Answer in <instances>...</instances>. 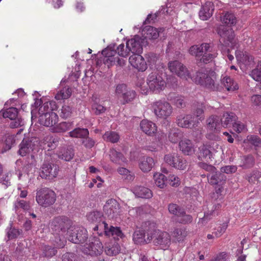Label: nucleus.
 Returning <instances> with one entry per match:
<instances>
[{
	"mask_svg": "<svg viewBox=\"0 0 261 261\" xmlns=\"http://www.w3.org/2000/svg\"><path fill=\"white\" fill-rule=\"evenodd\" d=\"M58 116L54 112L42 113L39 115V123L47 127L54 126L58 121Z\"/></svg>",
	"mask_w": 261,
	"mask_h": 261,
	"instance_id": "17",
	"label": "nucleus"
},
{
	"mask_svg": "<svg viewBox=\"0 0 261 261\" xmlns=\"http://www.w3.org/2000/svg\"><path fill=\"white\" fill-rule=\"evenodd\" d=\"M214 5L212 2H207L202 7L199 13L200 18L203 20L210 18L214 11Z\"/></svg>",
	"mask_w": 261,
	"mask_h": 261,
	"instance_id": "29",
	"label": "nucleus"
},
{
	"mask_svg": "<svg viewBox=\"0 0 261 261\" xmlns=\"http://www.w3.org/2000/svg\"><path fill=\"white\" fill-rule=\"evenodd\" d=\"M194 117L191 114H180L177 117L176 123L178 126L189 128L194 122Z\"/></svg>",
	"mask_w": 261,
	"mask_h": 261,
	"instance_id": "28",
	"label": "nucleus"
},
{
	"mask_svg": "<svg viewBox=\"0 0 261 261\" xmlns=\"http://www.w3.org/2000/svg\"><path fill=\"white\" fill-rule=\"evenodd\" d=\"M221 84L228 91H234L239 89L238 84L230 76L223 75L221 79Z\"/></svg>",
	"mask_w": 261,
	"mask_h": 261,
	"instance_id": "31",
	"label": "nucleus"
},
{
	"mask_svg": "<svg viewBox=\"0 0 261 261\" xmlns=\"http://www.w3.org/2000/svg\"><path fill=\"white\" fill-rule=\"evenodd\" d=\"M141 130L148 136H153L157 132V126L156 124L151 121L144 119L142 120L140 124Z\"/></svg>",
	"mask_w": 261,
	"mask_h": 261,
	"instance_id": "25",
	"label": "nucleus"
},
{
	"mask_svg": "<svg viewBox=\"0 0 261 261\" xmlns=\"http://www.w3.org/2000/svg\"><path fill=\"white\" fill-rule=\"evenodd\" d=\"M177 220L180 223L186 224L191 223L193 220V218L191 215L186 214L183 210L182 214L179 215Z\"/></svg>",
	"mask_w": 261,
	"mask_h": 261,
	"instance_id": "60",
	"label": "nucleus"
},
{
	"mask_svg": "<svg viewBox=\"0 0 261 261\" xmlns=\"http://www.w3.org/2000/svg\"><path fill=\"white\" fill-rule=\"evenodd\" d=\"M97 223V225L93 228V230L97 231V233L100 236L102 234L103 232H104L106 234V231L108 230L109 227L108 224L105 221H102V220Z\"/></svg>",
	"mask_w": 261,
	"mask_h": 261,
	"instance_id": "57",
	"label": "nucleus"
},
{
	"mask_svg": "<svg viewBox=\"0 0 261 261\" xmlns=\"http://www.w3.org/2000/svg\"><path fill=\"white\" fill-rule=\"evenodd\" d=\"M120 246L118 243L110 245L105 249V252L109 256L116 255L120 252Z\"/></svg>",
	"mask_w": 261,
	"mask_h": 261,
	"instance_id": "52",
	"label": "nucleus"
},
{
	"mask_svg": "<svg viewBox=\"0 0 261 261\" xmlns=\"http://www.w3.org/2000/svg\"><path fill=\"white\" fill-rule=\"evenodd\" d=\"M244 143H250L255 146H261V139L256 135H248L244 141Z\"/></svg>",
	"mask_w": 261,
	"mask_h": 261,
	"instance_id": "55",
	"label": "nucleus"
},
{
	"mask_svg": "<svg viewBox=\"0 0 261 261\" xmlns=\"http://www.w3.org/2000/svg\"><path fill=\"white\" fill-rule=\"evenodd\" d=\"M166 139V135L164 133H159L155 138V140L146 147V149L151 152H156L162 149L163 143Z\"/></svg>",
	"mask_w": 261,
	"mask_h": 261,
	"instance_id": "24",
	"label": "nucleus"
},
{
	"mask_svg": "<svg viewBox=\"0 0 261 261\" xmlns=\"http://www.w3.org/2000/svg\"><path fill=\"white\" fill-rule=\"evenodd\" d=\"M182 208H180L177 204L175 203H170L168 205V211L171 214L176 216L177 217L179 214L183 213Z\"/></svg>",
	"mask_w": 261,
	"mask_h": 261,
	"instance_id": "59",
	"label": "nucleus"
},
{
	"mask_svg": "<svg viewBox=\"0 0 261 261\" xmlns=\"http://www.w3.org/2000/svg\"><path fill=\"white\" fill-rule=\"evenodd\" d=\"M106 235L107 236H112L114 238L116 237L122 238L123 237V233L119 227H114L110 226L108 230L106 231Z\"/></svg>",
	"mask_w": 261,
	"mask_h": 261,
	"instance_id": "44",
	"label": "nucleus"
},
{
	"mask_svg": "<svg viewBox=\"0 0 261 261\" xmlns=\"http://www.w3.org/2000/svg\"><path fill=\"white\" fill-rule=\"evenodd\" d=\"M66 234L68 235L69 241L75 244L83 243L88 238L86 230L80 226L70 227Z\"/></svg>",
	"mask_w": 261,
	"mask_h": 261,
	"instance_id": "8",
	"label": "nucleus"
},
{
	"mask_svg": "<svg viewBox=\"0 0 261 261\" xmlns=\"http://www.w3.org/2000/svg\"><path fill=\"white\" fill-rule=\"evenodd\" d=\"M169 70L181 79L186 81L192 79L190 71L186 66L177 60L170 61L168 64Z\"/></svg>",
	"mask_w": 261,
	"mask_h": 261,
	"instance_id": "7",
	"label": "nucleus"
},
{
	"mask_svg": "<svg viewBox=\"0 0 261 261\" xmlns=\"http://www.w3.org/2000/svg\"><path fill=\"white\" fill-rule=\"evenodd\" d=\"M58 142L57 139L54 138L51 135L46 136L42 140L41 143L44 145H47V146L49 148H55L56 146V143Z\"/></svg>",
	"mask_w": 261,
	"mask_h": 261,
	"instance_id": "56",
	"label": "nucleus"
},
{
	"mask_svg": "<svg viewBox=\"0 0 261 261\" xmlns=\"http://www.w3.org/2000/svg\"><path fill=\"white\" fill-rule=\"evenodd\" d=\"M232 129L238 133H241L247 131L246 125L244 123L239 121H235L233 123Z\"/></svg>",
	"mask_w": 261,
	"mask_h": 261,
	"instance_id": "63",
	"label": "nucleus"
},
{
	"mask_svg": "<svg viewBox=\"0 0 261 261\" xmlns=\"http://www.w3.org/2000/svg\"><path fill=\"white\" fill-rule=\"evenodd\" d=\"M142 42L143 39L138 35H136L134 38L128 40L126 45L129 52H132L134 54H141L143 50Z\"/></svg>",
	"mask_w": 261,
	"mask_h": 261,
	"instance_id": "19",
	"label": "nucleus"
},
{
	"mask_svg": "<svg viewBox=\"0 0 261 261\" xmlns=\"http://www.w3.org/2000/svg\"><path fill=\"white\" fill-rule=\"evenodd\" d=\"M58 171L59 167L57 165L44 163L41 167L40 176L42 178L52 179L57 176Z\"/></svg>",
	"mask_w": 261,
	"mask_h": 261,
	"instance_id": "18",
	"label": "nucleus"
},
{
	"mask_svg": "<svg viewBox=\"0 0 261 261\" xmlns=\"http://www.w3.org/2000/svg\"><path fill=\"white\" fill-rule=\"evenodd\" d=\"M102 214L98 211H93L89 213L87 217L88 220L92 223H97L102 219Z\"/></svg>",
	"mask_w": 261,
	"mask_h": 261,
	"instance_id": "51",
	"label": "nucleus"
},
{
	"mask_svg": "<svg viewBox=\"0 0 261 261\" xmlns=\"http://www.w3.org/2000/svg\"><path fill=\"white\" fill-rule=\"evenodd\" d=\"M223 23L228 25H233L236 23V18L233 14L226 13L222 19Z\"/></svg>",
	"mask_w": 261,
	"mask_h": 261,
	"instance_id": "61",
	"label": "nucleus"
},
{
	"mask_svg": "<svg viewBox=\"0 0 261 261\" xmlns=\"http://www.w3.org/2000/svg\"><path fill=\"white\" fill-rule=\"evenodd\" d=\"M154 160L152 158L144 156L139 161V168L143 172L150 171L154 165Z\"/></svg>",
	"mask_w": 261,
	"mask_h": 261,
	"instance_id": "27",
	"label": "nucleus"
},
{
	"mask_svg": "<svg viewBox=\"0 0 261 261\" xmlns=\"http://www.w3.org/2000/svg\"><path fill=\"white\" fill-rule=\"evenodd\" d=\"M145 232V243L148 244L154 239L155 233L158 230L156 229L155 224L153 222H146L144 228Z\"/></svg>",
	"mask_w": 261,
	"mask_h": 261,
	"instance_id": "23",
	"label": "nucleus"
},
{
	"mask_svg": "<svg viewBox=\"0 0 261 261\" xmlns=\"http://www.w3.org/2000/svg\"><path fill=\"white\" fill-rule=\"evenodd\" d=\"M59 158L66 161H70L74 156L73 149L71 147H62L60 149L57 153Z\"/></svg>",
	"mask_w": 261,
	"mask_h": 261,
	"instance_id": "32",
	"label": "nucleus"
},
{
	"mask_svg": "<svg viewBox=\"0 0 261 261\" xmlns=\"http://www.w3.org/2000/svg\"><path fill=\"white\" fill-rule=\"evenodd\" d=\"M53 106H55V101H48L45 102L43 106H41L39 109V114L45 113L46 112H53Z\"/></svg>",
	"mask_w": 261,
	"mask_h": 261,
	"instance_id": "58",
	"label": "nucleus"
},
{
	"mask_svg": "<svg viewBox=\"0 0 261 261\" xmlns=\"http://www.w3.org/2000/svg\"><path fill=\"white\" fill-rule=\"evenodd\" d=\"M133 193L138 197L142 198H150L152 196V194L150 189L147 188L138 186L133 189Z\"/></svg>",
	"mask_w": 261,
	"mask_h": 261,
	"instance_id": "33",
	"label": "nucleus"
},
{
	"mask_svg": "<svg viewBox=\"0 0 261 261\" xmlns=\"http://www.w3.org/2000/svg\"><path fill=\"white\" fill-rule=\"evenodd\" d=\"M236 57L238 61L243 62L246 65H248V62L249 63V64H251V62H253V58L251 56L245 54L244 55L241 51L237 50L236 51Z\"/></svg>",
	"mask_w": 261,
	"mask_h": 261,
	"instance_id": "50",
	"label": "nucleus"
},
{
	"mask_svg": "<svg viewBox=\"0 0 261 261\" xmlns=\"http://www.w3.org/2000/svg\"><path fill=\"white\" fill-rule=\"evenodd\" d=\"M130 65L139 71H144L147 68V66L143 57L140 54H133L129 58Z\"/></svg>",
	"mask_w": 261,
	"mask_h": 261,
	"instance_id": "21",
	"label": "nucleus"
},
{
	"mask_svg": "<svg viewBox=\"0 0 261 261\" xmlns=\"http://www.w3.org/2000/svg\"><path fill=\"white\" fill-rule=\"evenodd\" d=\"M213 50V45L208 43H202L200 45H194L189 49V53L196 57L200 63L207 64L212 62L217 56Z\"/></svg>",
	"mask_w": 261,
	"mask_h": 261,
	"instance_id": "1",
	"label": "nucleus"
},
{
	"mask_svg": "<svg viewBox=\"0 0 261 261\" xmlns=\"http://www.w3.org/2000/svg\"><path fill=\"white\" fill-rule=\"evenodd\" d=\"M237 116L233 113H225L221 118V126L224 128L228 127L236 121Z\"/></svg>",
	"mask_w": 261,
	"mask_h": 261,
	"instance_id": "37",
	"label": "nucleus"
},
{
	"mask_svg": "<svg viewBox=\"0 0 261 261\" xmlns=\"http://www.w3.org/2000/svg\"><path fill=\"white\" fill-rule=\"evenodd\" d=\"M153 243L154 245L159 246L162 248L166 249L168 248L171 243L170 236L168 232L158 229L155 233Z\"/></svg>",
	"mask_w": 261,
	"mask_h": 261,
	"instance_id": "16",
	"label": "nucleus"
},
{
	"mask_svg": "<svg viewBox=\"0 0 261 261\" xmlns=\"http://www.w3.org/2000/svg\"><path fill=\"white\" fill-rule=\"evenodd\" d=\"M14 207L17 214L20 213L21 210L29 211L31 209L30 202L17 199L14 203Z\"/></svg>",
	"mask_w": 261,
	"mask_h": 261,
	"instance_id": "36",
	"label": "nucleus"
},
{
	"mask_svg": "<svg viewBox=\"0 0 261 261\" xmlns=\"http://www.w3.org/2000/svg\"><path fill=\"white\" fill-rule=\"evenodd\" d=\"M207 177L209 183L211 185H218L219 183H220L221 185H222L225 181L224 175L216 171L214 173L207 175Z\"/></svg>",
	"mask_w": 261,
	"mask_h": 261,
	"instance_id": "35",
	"label": "nucleus"
},
{
	"mask_svg": "<svg viewBox=\"0 0 261 261\" xmlns=\"http://www.w3.org/2000/svg\"><path fill=\"white\" fill-rule=\"evenodd\" d=\"M218 33L219 35L220 42L226 45H236L234 32L231 28L227 26H221L219 28Z\"/></svg>",
	"mask_w": 261,
	"mask_h": 261,
	"instance_id": "13",
	"label": "nucleus"
},
{
	"mask_svg": "<svg viewBox=\"0 0 261 261\" xmlns=\"http://www.w3.org/2000/svg\"><path fill=\"white\" fill-rule=\"evenodd\" d=\"M182 137V133L177 128L171 129L168 135L169 140L173 143H176Z\"/></svg>",
	"mask_w": 261,
	"mask_h": 261,
	"instance_id": "39",
	"label": "nucleus"
},
{
	"mask_svg": "<svg viewBox=\"0 0 261 261\" xmlns=\"http://www.w3.org/2000/svg\"><path fill=\"white\" fill-rule=\"evenodd\" d=\"M228 225L227 223H223L215 228L213 233L215 236L216 238L220 237L225 231L227 228Z\"/></svg>",
	"mask_w": 261,
	"mask_h": 261,
	"instance_id": "64",
	"label": "nucleus"
},
{
	"mask_svg": "<svg viewBox=\"0 0 261 261\" xmlns=\"http://www.w3.org/2000/svg\"><path fill=\"white\" fill-rule=\"evenodd\" d=\"M115 51L116 52V55L118 54L119 56L122 57H127L129 53V50L127 47V45L126 44L125 46L123 43L119 45Z\"/></svg>",
	"mask_w": 261,
	"mask_h": 261,
	"instance_id": "62",
	"label": "nucleus"
},
{
	"mask_svg": "<svg viewBox=\"0 0 261 261\" xmlns=\"http://www.w3.org/2000/svg\"><path fill=\"white\" fill-rule=\"evenodd\" d=\"M178 147L181 152L186 155H191L195 152V147L192 141L185 138L179 142Z\"/></svg>",
	"mask_w": 261,
	"mask_h": 261,
	"instance_id": "22",
	"label": "nucleus"
},
{
	"mask_svg": "<svg viewBox=\"0 0 261 261\" xmlns=\"http://www.w3.org/2000/svg\"><path fill=\"white\" fill-rule=\"evenodd\" d=\"M71 221L68 218L65 216H59L56 217L50 224L51 228L58 232H61V234L64 236L69 230L71 226Z\"/></svg>",
	"mask_w": 261,
	"mask_h": 261,
	"instance_id": "10",
	"label": "nucleus"
},
{
	"mask_svg": "<svg viewBox=\"0 0 261 261\" xmlns=\"http://www.w3.org/2000/svg\"><path fill=\"white\" fill-rule=\"evenodd\" d=\"M42 253L41 256L44 257L50 258L55 255L57 253V249L52 246L43 245L42 248Z\"/></svg>",
	"mask_w": 261,
	"mask_h": 261,
	"instance_id": "41",
	"label": "nucleus"
},
{
	"mask_svg": "<svg viewBox=\"0 0 261 261\" xmlns=\"http://www.w3.org/2000/svg\"><path fill=\"white\" fill-rule=\"evenodd\" d=\"M82 252L91 256L100 255L103 251V246L98 239H94L89 244H85L81 248Z\"/></svg>",
	"mask_w": 261,
	"mask_h": 261,
	"instance_id": "15",
	"label": "nucleus"
},
{
	"mask_svg": "<svg viewBox=\"0 0 261 261\" xmlns=\"http://www.w3.org/2000/svg\"><path fill=\"white\" fill-rule=\"evenodd\" d=\"M216 79L214 72L204 70L196 72L195 77H192V81L207 88L212 90H219L220 88L215 85V81Z\"/></svg>",
	"mask_w": 261,
	"mask_h": 261,
	"instance_id": "3",
	"label": "nucleus"
},
{
	"mask_svg": "<svg viewBox=\"0 0 261 261\" xmlns=\"http://www.w3.org/2000/svg\"><path fill=\"white\" fill-rule=\"evenodd\" d=\"M110 157L111 160L116 164L121 165L127 162L126 159L123 154L114 149L110 150Z\"/></svg>",
	"mask_w": 261,
	"mask_h": 261,
	"instance_id": "38",
	"label": "nucleus"
},
{
	"mask_svg": "<svg viewBox=\"0 0 261 261\" xmlns=\"http://www.w3.org/2000/svg\"><path fill=\"white\" fill-rule=\"evenodd\" d=\"M103 211L111 219L117 218L121 213L119 203L114 199H110L106 201L103 206Z\"/></svg>",
	"mask_w": 261,
	"mask_h": 261,
	"instance_id": "14",
	"label": "nucleus"
},
{
	"mask_svg": "<svg viewBox=\"0 0 261 261\" xmlns=\"http://www.w3.org/2000/svg\"><path fill=\"white\" fill-rule=\"evenodd\" d=\"M160 31L156 28L151 27H146L143 30L142 33L146 39L154 40L159 36Z\"/></svg>",
	"mask_w": 261,
	"mask_h": 261,
	"instance_id": "34",
	"label": "nucleus"
},
{
	"mask_svg": "<svg viewBox=\"0 0 261 261\" xmlns=\"http://www.w3.org/2000/svg\"><path fill=\"white\" fill-rule=\"evenodd\" d=\"M154 183L156 186L160 188H164L166 186V176L161 173H156L153 175Z\"/></svg>",
	"mask_w": 261,
	"mask_h": 261,
	"instance_id": "48",
	"label": "nucleus"
},
{
	"mask_svg": "<svg viewBox=\"0 0 261 261\" xmlns=\"http://www.w3.org/2000/svg\"><path fill=\"white\" fill-rule=\"evenodd\" d=\"M102 137L106 141L110 142L113 143L117 142L120 139L119 135L117 133L112 131L106 132Z\"/></svg>",
	"mask_w": 261,
	"mask_h": 261,
	"instance_id": "42",
	"label": "nucleus"
},
{
	"mask_svg": "<svg viewBox=\"0 0 261 261\" xmlns=\"http://www.w3.org/2000/svg\"><path fill=\"white\" fill-rule=\"evenodd\" d=\"M37 142L36 138L23 139L19 145V154L22 156H25L34 149L35 142Z\"/></svg>",
	"mask_w": 261,
	"mask_h": 261,
	"instance_id": "20",
	"label": "nucleus"
},
{
	"mask_svg": "<svg viewBox=\"0 0 261 261\" xmlns=\"http://www.w3.org/2000/svg\"><path fill=\"white\" fill-rule=\"evenodd\" d=\"M146 86L144 82L139 83L138 86L142 94H147L150 90L158 93L163 91L166 87V82L159 73L152 72L147 77Z\"/></svg>",
	"mask_w": 261,
	"mask_h": 261,
	"instance_id": "2",
	"label": "nucleus"
},
{
	"mask_svg": "<svg viewBox=\"0 0 261 261\" xmlns=\"http://www.w3.org/2000/svg\"><path fill=\"white\" fill-rule=\"evenodd\" d=\"M218 149H221V148L216 142L203 144L198 148L197 158L202 161L207 162L212 161Z\"/></svg>",
	"mask_w": 261,
	"mask_h": 261,
	"instance_id": "5",
	"label": "nucleus"
},
{
	"mask_svg": "<svg viewBox=\"0 0 261 261\" xmlns=\"http://www.w3.org/2000/svg\"><path fill=\"white\" fill-rule=\"evenodd\" d=\"M117 172L122 176L123 178L128 181H132L134 179V175L126 168L119 167L117 169Z\"/></svg>",
	"mask_w": 261,
	"mask_h": 261,
	"instance_id": "54",
	"label": "nucleus"
},
{
	"mask_svg": "<svg viewBox=\"0 0 261 261\" xmlns=\"http://www.w3.org/2000/svg\"><path fill=\"white\" fill-rule=\"evenodd\" d=\"M188 234L187 229L184 227L175 228L172 232L173 241L175 242H182Z\"/></svg>",
	"mask_w": 261,
	"mask_h": 261,
	"instance_id": "30",
	"label": "nucleus"
},
{
	"mask_svg": "<svg viewBox=\"0 0 261 261\" xmlns=\"http://www.w3.org/2000/svg\"><path fill=\"white\" fill-rule=\"evenodd\" d=\"M151 110L158 118H166L170 116L173 111L171 105L165 100H159L151 104Z\"/></svg>",
	"mask_w": 261,
	"mask_h": 261,
	"instance_id": "6",
	"label": "nucleus"
},
{
	"mask_svg": "<svg viewBox=\"0 0 261 261\" xmlns=\"http://www.w3.org/2000/svg\"><path fill=\"white\" fill-rule=\"evenodd\" d=\"M73 112V108L68 105H64L60 110V116L63 119H67L71 116Z\"/></svg>",
	"mask_w": 261,
	"mask_h": 261,
	"instance_id": "49",
	"label": "nucleus"
},
{
	"mask_svg": "<svg viewBox=\"0 0 261 261\" xmlns=\"http://www.w3.org/2000/svg\"><path fill=\"white\" fill-rule=\"evenodd\" d=\"M72 123L70 122H62L53 128L55 133L65 132L71 128Z\"/></svg>",
	"mask_w": 261,
	"mask_h": 261,
	"instance_id": "46",
	"label": "nucleus"
},
{
	"mask_svg": "<svg viewBox=\"0 0 261 261\" xmlns=\"http://www.w3.org/2000/svg\"><path fill=\"white\" fill-rule=\"evenodd\" d=\"M4 118H8L11 120L16 118L18 115V110L14 107L9 108L6 110L2 111Z\"/></svg>",
	"mask_w": 261,
	"mask_h": 261,
	"instance_id": "53",
	"label": "nucleus"
},
{
	"mask_svg": "<svg viewBox=\"0 0 261 261\" xmlns=\"http://www.w3.org/2000/svg\"><path fill=\"white\" fill-rule=\"evenodd\" d=\"M206 122L207 128L216 133H218L222 127L221 120L216 115H213L210 116L207 119Z\"/></svg>",
	"mask_w": 261,
	"mask_h": 261,
	"instance_id": "26",
	"label": "nucleus"
},
{
	"mask_svg": "<svg viewBox=\"0 0 261 261\" xmlns=\"http://www.w3.org/2000/svg\"><path fill=\"white\" fill-rule=\"evenodd\" d=\"M69 134L71 137L84 138L88 136L89 131L87 128H76Z\"/></svg>",
	"mask_w": 261,
	"mask_h": 261,
	"instance_id": "40",
	"label": "nucleus"
},
{
	"mask_svg": "<svg viewBox=\"0 0 261 261\" xmlns=\"http://www.w3.org/2000/svg\"><path fill=\"white\" fill-rule=\"evenodd\" d=\"M133 241L136 244H145V232H144V230L135 231L133 234Z\"/></svg>",
	"mask_w": 261,
	"mask_h": 261,
	"instance_id": "45",
	"label": "nucleus"
},
{
	"mask_svg": "<svg viewBox=\"0 0 261 261\" xmlns=\"http://www.w3.org/2000/svg\"><path fill=\"white\" fill-rule=\"evenodd\" d=\"M71 89L69 87H65L61 90L55 96L57 100L66 99L71 95Z\"/></svg>",
	"mask_w": 261,
	"mask_h": 261,
	"instance_id": "43",
	"label": "nucleus"
},
{
	"mask_svg": "<svg viewBox=\"0 0 261 261\" xmlns=\"http://www.w3.org/2000/svg\"><path fill=\"white\" fill-rule=\"evenodd\" d=\"M56 200L55 192L47 188H42L36 190V201L44 207L53 205Z\"/></svg>",
	"mask_w": 261,
	"mask_h": 261,
	"instance_id": "4",
	"label": "nucleus"
},
{
	"mask_svg": "<svg viewBox=\"0 0 261 261\" xmlns=\"http://www.w3.org/2000/svg\"><path fill=\"white\" fill-rule=\"evenodd\" d=\"M116 94L122 105L131 101L136 96V92L128 88L124 84L118 85L116 87Z\"/></svg>",
	"mask_w": 261,
	"mask_h": 261,
	"instance_id": "12",
	"label": "nucleus"
},
{
	"mask_svg": "<svg viewBox=\"0 0 261 261\" xmlns=\"http://www.w3.org/2000/svg\"><path fill=\"white\" fill-rule=\"evenodd\" d=\"M164 161L168 165L178 170H185L187 165V161L176 152L165 154Z\"/></svg>",
	"mask_w": 261,
	"mask_h": 261,
	"instance_id": "9",
	"label": "nucleus"
},
{
	"mask_svg": "<svg viewBox=\"0 0 261 261\" xmlns=\"http://www.w3.org/2000/svg\"><path fill=\"white\" fill-rule=\"evenodd\" d=\"M102 54L104 56L103 59V63L108 68H110L115 65L120 66L125 65V60L119 58L116 55V51L114 50H111L110 48H106L102 50Z\"/></svg>",
	"mask_w": 261,
	"mask_h": 261,
	"instance_id": "11",
	"label": "nucleus"
},
{
	"mask_svg": "<svg viewBox=\"0 0 261 261\" xmlns=\"http://www.w3.org/2000/svg\"><path fill=\"white\" fill-rule=\"evenodd\" d=\"M249 75L254 80L261 83V61L258 62L256 67L251 70Z\"/></svg>",
	"mask_w": 261,
	"mask_h": 261,
	"instance_id": "47",
	"label": "nucleus"
}]
</instances>
